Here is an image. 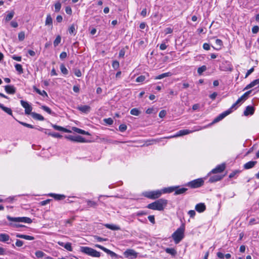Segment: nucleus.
I'll return each mask as SVG.
<instances>
[{"instance_id": "obj_24", "label": "nucleus", "mask_w": 259, "mask_h": 259, "mask_svg": "<svg viewBox=\"0 0 259 259\" xmlns=\"http://www.w3.org/2000/svg\"><path fill=\"white\" fill-rule=\"evenodd\" d=\"M72 130L74 132L77 133L78 134L85 135H90L88 132H86L84 130H82L76 127H72Z\"/></svg>"}, {"instance_id": "obj_60", "label": "nucleus", "mask_w": 259, "mask_h": 259, "mask_svg": "<svg viewBox=\"0 0 259 259\" xmlns=\"http://www.w3.org/2000/svg\"><path fill=\"white\" fill-rule=\"evenodd\" d=\"M65 12L67 14L71 15L72 9L70 7L67 6L65 8Z\"/></svg>"}, {"instance_id": "obj_22", "label": "nucleus", "mask_w": 259, "mask_h": 259, "mask_svg": "<svg viewBox=\"0 0 259 259\" xmlns=\"http://www.w3.org/2000/svg\"><path fill=\"white\" fill-rule=\"evenodd\" d=\"M11 240L8 234L5 233L0 234V241L3 242H7L8 244L9 243L7 242L9 240Z\"/></svg>"}, {"instance_id": "obj_28", "label": "nucleus", "mask_w": 259, "mask_h": 259, "mask_svg": "<svg viewBox=\"0 0 259 259\" xmlns=\"http://www.w3.org/2000/svg\"><path fill=\"white\" fill-rule=\"evenodd\" d=\"M0 108L10 115L13 116L12 111L11 108L4 106L3 104H0Z\"/></svg>"}, {"instance_id": "obj_33", "label": "nucleus", "mask_w": 259, "mask_h": 259, "mask_svg": "<svg viewBox=\"0 0 259 259\" xmlns=\"http://www.w3.org/2000/svg\"><path fill=\"white\" fill-rule=\"evenodd\" d=\"M45 24L47 26H52L53 20L50 14H48L47 16Z\"/></svg>"}, {"instance_id": "obj_52", "label": "nucleus", "mask_w": 259, "mask_h": 259, "mask_svg": "<svg viewBox=\"0 0 259 259\" xmlns=\"http://www.w3.org/2000/svg\"><path fill=\"white\" fill-rule=\"evenodd\" d=\"M25 38V33L23 31L20 32L18 34V39L20 41H22Z\"/></svg>"}, {"instance_id": "obj_2", "label": "nucleus", "mask_w": 259, "mask_h": 259, "mask_svg": "<svg viewBox=\"0 0 259 259\" xmlns=\"http://www.w3.org/2000/svg\"><path fill=\"white\" fill-rule=\"evenodd\" d=\"M240 102L238 101V99L237 100V101L234 103L232 106L227 110L223 112L221 114H220L219 115H218L217 117H215L213 121L209 124V125H212L214 123H215L223 119H224L225 117H226L227 115L231 113L233 110H236L237 108V105L238 104H239Z\"/></svg>"}, {"instance_id": "obj_12", "label": "nucleus", "mask_w": 259, "mask_h": 259, "mask_svg": "<svg viewBox=\"0 0 259 259\" xmlns=\"http://www.w3.org/2000/svg\"><path fill=\"white\" fill-rule=\"evenodd\" d=\"M226 168L225 163L218 165L215 168L212 169L211 172L212 174H217L223 172Z\"/></svg>"}, {"instance_id": "obj_42", "label": "nucleus", "mask_w": 259, "mask_h": 259, "mask_svg": "<svg viewBox=\"0 0 259 259\" xmlns=\"http://www.w3.org/2000/svg\"><path fill=\"white\" fill-rule=\"evenodd\" d=\"M16 70L19 72L20 74H22L23 73V70L22 68V66L21 64H16L15 66Z\"/></svg>"}, {"instance_id": "obj_20", "label": "nucleus", "mask_w": 259, "mask_h": 259, "mask_svg": "<svg viewBox=\"0 0 259 259\" xmlns=\"http://www.w3.org/2000/svg\"><path fill=\"white\" fill-rule=\"evenodd\" d=\"M17 238H19L21 239H24L28 240H33L34 239V237L31 236L21 234L19 233H16L15 235Z\"/></svg>"}, {"instance_id": "obj_49", "label": "nucleus", "mask_w": 259, "mask_h": 259, "mask_svg": "<svg viewBox=\"0 0 259 259\" xmlns=\"http://www.w3.org/2000/svg\"><path fill=\"white\" fill-rule=\"evenodd\" d=\"M64 247L68 251H71L72 250L71 244L69 242L65 243L64 244Z\"/></svg>"}, {"instance_id": "obj_59", "label": "nucleus", "mask_w": 259, "mask_h": 259, "mask_svg": "<svg viewBox=\"0 0 259 259\" xmlns=\"http://www.w3.org/2000/svg\"><path fill=\"white\" fill-rule=\"evenodd\" d=\"M148 219L152 224H155V221L154 215H149L148 217Z\"/></svg>"}, {"instance_id": "obj_31", "label": "nucleus", "mask_w": 259, "mask_h": 259, "mask_svg": "<svg viewBox=\"0 0 259 259\" xmlns=\"http://www.w3.org/2000/svg\"><path fill=\"white\" fill-rule=\"evenodd\" d=\"M223 41L220 39H217L215 41V47L214 48L217 50H220L221 49L223 46Z\"/></svg>"}, {"instance_id": "obj_45", "label": "nucleus", "mask_w": 259, "mask_h": 259, "mask_svg": "<svg viewBox=\"0 0 259 259\" xmlns=\"http://www.w3.org/2000/svg\"><path fill=\"white\" fill-rule=\"evenodd\" d=\"M61 37L60 35H58L55 40L54 41V46L57 47L61 42Z\"/></svg>"}, {"instance_id": "obj_61", "label": "nucleus", "mask_w": 259, "mask_h": 259, "mask_svg": "<svg viewBox=\"0 0 259 259\" xmlns=\"http://www.w3.org/2000/svg\"><path fill=\"white\" fill-rule=\"evenodd\" d=\"M254 71V67H252L249 70L247 71L246 72L245 78H247L252 72H253Z\"/></svg>"}, {"instance_id": "obj_51", "label": "nucleus", "mask_w": 259, "mask_h": 259, "mask_svg": "<svg viewBox=\"0 0 259 259\" xmlns=\"http://www.w3.org/2000/svg\"><path fill=\"white\" fill-rule=\"evenodd\" d=\"M112 66L114 69H117L119 67V63L118 61L116 60L113 61L112 62Z\"/></svg>"}, {"instance_id": "obj_14", "label": "nucleus", "mask_w": 259, "mask_h": 259, "mask_svg": "<svg viewBox=\"0 0 259 259\" xmlns=\"http://www.w3.org/2000/svg\"><path fill=\"white\" fill-rule=\"evenodd\" d=\"M176 190L175 191L174 195H178L180 194H183L185 193V192L188 190L187 188H180L179 186H176Z\"/></svg>"}, {"instance_id": "obj_16", "label": "nucleus", "mask_w": 259, "mask_h": 259, "mask_svg": "<svg viewBox=\"0 0 259 259\" xmlns=\"http://www.w3.org/2000/svg\"><path fill=\"white\" fill-rule=\"evenodd\" d=\"M52 126L57 131H61V132H65V133H71V131L69 130H68L65 127H63L62 126H59V125H56V124H52Z\"/></svg>"}, {"instance_id": "obj_4", "label": "nucleus", "mask_w": 259, "mask_h": 259, "mask_svg": "<svg viewBox=\"0 0 259 259\" xmlns=\"http://www.w3.org/2000/svg\"><path fill=\"white\" fill-rule=\"evenodd\" d=\"M184 228H179L171 235L176 244H178L184 237Z\"/></svg>"}, {"instance_id": "obj_21", "label": "nucleus", "mask_w": 259, "mask_h": 259, "mask_svg": "<svg viewBox=\"0 0 259 259\" xmlns=\"http://www.w3.org/2000/svg\"><path fill=\"white\" fill-rule=\"evenodd\" d=\"M257 163L256 161H250L244 164L243 167L245 169H248L253 167Z\"/></svg>"}, {"instance_id": "obj_23", "label": "nucleus", "mask_w": 259, "mask_h": 259, "mask_svg": "<svg viewBox=\"0 0 259 259\" xmlns=\"http://www.w3.org/2000/svg\"><path fill=\"white\" fill-rule=\"evenodd\" d=\"M176 188V186H171L167 188H164L162 189L161 191L162 193H170L172 192H175Z\"/></svg>"}, {"instance_id": "obj_40", "label": "nucleus", "mask_w": 259, "mask_h": 259, "mask_svg": "<svg viewBox=\"0 0 259 259\" xmlns=\"http://www.w3.org/2000/svg\"><path fill=\"white\" fill-rule=\"evenodd\" d=\"M86 201L89 207H96L97 205V203L95 201L90 200H87Z\"/></svg>"}, {"instance_id": "obj_29", "label": "nucleus", "mask_w": 259, "mask_h": 259, "mask_svg": "<svg viewBox=\"0 0 259 259\" xmlns=\"http://www.w3.org/2000/svg\"><path fill=\"white\" fill-rule=\"evenodd\" d=\"M104 226L106 227V228L111 229L112 230H119L120 229V228L116 225H113V224H106L104 225Z\"/></svg>"}, {"instance_id": "obj_11", "label": "nucleus", "mask_w": 259, "mask_h": 259, "mask_svg": "<svg viewBox=\"0 0 259 259\" xmlns=\"http://www.w3.org/2000/svg\"><path fill=\"white\" fill-rule=\"evenodd\" d=\"M123 254L125 257L135 258L137 257L138 253L133 249H128L123 252Z\"/></svg>"}, {"instance_id": "obj_10", "label": "nucleus", "mask_w": 259, "mask_h": 259, "mask_svg": "<svg viewBox=\"0 0 259 259\" xmlns=\"http://www.w3.org/2000/svg\"><path fill=\"white\" fill-rule=\"evenodd\" d=\"M20 103L21 106L25 108V113L26 114L29 115L31 114L32 113V107L28 104V103L24 100H21Z\"/></svg>"}, {"instance_id": "obj_36", "label": "nucleus", "mask_w": 259, "mask_h": 259, "mask_svg": "<svg viewBox=\"0 0 259 259\" xmlns=\"http://www.w3.org/2000/svg\"><path fill=\"white\" fill-rule=\"evenodd\" d=\"M76 28L74 24L71 25L68 28L69 33L70 34H75L76 33Z\"/></svg>"}, {"instance_id": "obj_3", "label": "nucleus", "mask_w": 259, "mask_h": 259, "mask_svg": "<svg viewBox=\"0 0 259 259\" xmlns=\"http://www.w3.org/2000/svg\"><path fill=\"white\" fill-rule=\"evenodd\" d=\"M209 125H210L208 124V125H207L206 126H205L204 127H194L195 129L194 130H192V131H190V130H180L176 134H175V135H174L173 136H169V137H164V138L170 139V138H177V137H180V136H184V135H186L192 133L194 132L198 131L199 130L204 129V128L208 127Z\"/></svg>"}, {"instance_id": "obj_6", "label": "nucleus", "mask_w": 259, "mask_h": 259, "mask_svg": "<svg viewBox=\"0 0 259 259\" xmlns=\"http://www.w3.org/2000/svg\"><path fill=\"white\" fill-rule=\"evenodd\" d=\"M7 218L9 221L16 223L22 222L30 224L32 222V220L28 217H12L10 215H7Z\"/></svg>"}, {"instance_id": "obj_44", "label": "nucleus", "mask_w": 259, "mask_h": 259, "mask_svg": "<svg viewBox=\"0 0 259 259\" xmlns=\"http://www.w3.org/2000/svg\"><path fill=\"white\" fill-rule=\"evenodd\" d=\"M41 108L50 114H53L54 113L51 109L46 106L42 105L41 106Z\"/></svg>"}, {"instance_id": "obj_53", "label": "nucleus", "mask_w": 259, "mask_h": 259, "mask_svg": "<svg viewBox=\"0 0 259 259\" xmlns=\"http://www.w3.org/2000/svg\"><path fill=\"white\" fill-rule=\"evenodd\" d=\"M48 135H50V136H52L53 137H54V138H61L62 137V135H61L60 134L57 133H49L48 134Z\"/></svg>"}, {"instance_id": "obj_55", "label": "nucleus", "mask_w": 259, "mask_h": 259, "mask_svg": "<svg viewBox=\"0 0 259 259\" xmlns=\"http://www.w3.org/2000/svg\"><path fill=\"white\" fill-rule=\"evenodd\" d=\"M104 122L108 125H111L113 123V120L111 118H105L104 119Z\"/></svg>"}, {"instance_id": "obj_35", "label": "nucleus", "mask_w": 259, "mask_h": 259, "mask_svg": "<svg viewBox=\"0 0 259 259\" xmlns=\"http://www.w3.org/2000/svg\"><path fill=\"white\" fill-rule=\"evenodd\" d=\"M252 92V90H250V91H248L247 92H246V93H245L242 96H241L239 99H238V101H242V100H246L249 95L251 93V92Z\"/></svg>"}, {"instance_id": "obj_18", "label": "nucleus", "mask_w": 259, "mask_h": 259, "mask_svg": "<svg viewBox=\"0 0 259 259\" xmlns=\"http://www.w3.org/2000/svg\"><path fill=\"white\" fill-rule=\"evenodd\" d=\"M77 109L79 110L80 111L84 113H88L90 112L91 110V107L90 106L88 105H83V106H78L77 107Z\"/></svg>"}, {"instance_id": "obj_56", "label": "nucleus", "mask_w": 259, "mask_h": 259, "mask_svg": "<svg viewBox=\"0 0 259 259\" xmlns=\"http://www.w3.org/2000/svg\"><path fill=\"white\" fill-rule=\"evenodd\" d=\"M24 244V242L21 240L17 239L15 245L17 247H21Z\"/></svg>"}, {"instance_id": "obj_15", "label": "nucleus", "mask_w": 259, "mask_h": 259, "mask_svg": "<svg viewBox=\"0 0 259 259\" xmlns=\"http://www.w3.org/2000/svg\"><path fill=\"white\" fill-rule=\"evenodd\" d=\"M254 107L251 106H248L246 107L245 110L244 111V115L245 116L252 115L254 113Z\"/></svg>"}, {"instance_id": "obj_7", "label": "nucleus", "mask_w": 259, "mask_h": 259, "mask_svg": "<svg viewBox=\"0 0 259 259\" xmlns=\"http://www.w3.org/2000/svg\"><path fill=\"white\" fill-rule=\"evenodd\" d=\"M204 183V182L203 179L199 178L187 183L185 186L189 187L191 188H197L203 186Z\"/></svg>"}, {"instance_id": "obj_39", "label": "nucleus", "mask_w": 259, "mask_h": 259, "mask_svg": "<svg viewBox=\"0 0 259 259\" xmlns=\"http://www.w3.org/2000/svg\"><path fill=\"white\" fill-rule=\"evenodd\" d=\"M140 113H141L140 111L136 108L132 109L130 111V113L132 115H135V116L139 115Z\"/></svg>"}, {"instance_id": "obj_32", "label": "nucleus", "mask_w": 259, "mask_h": 259, "mask_svg": "<svg viewBox=\"0 0 259 259\" xmlns=\"http://www.w3.org/2000/svg\"><path fill=\"white\" fill-rule=\"evenodd\" d=\"M33 89L39 95H40L43 97H48V94L45 91H44V90L40 91L39 89H37L35 86L33 87Z\"/></svg>"}, {"instance_id": "obj_58", "label": "nucleus", "mask_w": 259, "mask_h": 259, "mask_svg": "<svg viewBox=\"0 0 259 259\" xmlns=\"http://www.w3.org/2000/svg\"><path fill=\"white\" fill-rule=\"evenodd\" d=\"M166 114V111L164 110H162L160 111V112L159 113V116L160 118H163V117L165 116Z\"/></svg>"}, {"instance_id": "obj_17", "label": "nucleus", "mask_w": 259, "mask_h": 259, "mask_svg": "<svg viewBox=\"0 0 259 259\" xmlns=\"http://www.w3.org/2000/svg\"><path fill=\"white\" fill-rule=\"evenodd\" d=\"M224 177V176L221 175H214L211 176L209 179V182L212 183L221 180Z\"/></svg>"}, {"instance_id": "obj_63", "label": "nucleus", "mask_w": 259, "mask_h": 259, "mask_svg": "<svg viewBox=\"0 0 259 259\" xmlns=\"http://www.w3.org/2000/svg\"><path fill=\"white\" fill-rule=\"evenodd\" d=\"M188 214L191 218H194L196 214V212L194 210H191L188 211Z\"/></svg>"}, {"instance_id": "obj_27", "label": "nucleus", "mask_w": 259, "mask_h": 259, "mask_svg": "<svg viewBox=\"0 0 259 259\" xmlns=\"http://www.w3.org/2000/svg\"><path fill=\"white\" fill-rule=\"evenodd\" d=\"M163 139H165L164 138H160V139H151L149 141H147L146 142V146L151 145L154 144H156L157 143H159L162 141Z\"/></svg>"}, {"instance_id": "obj_50", "label": "nucleus", "mask_w": 259, "mask_h": 259, "mask_svg": "<svg viewBox=\"0 0 259 259\" xmlns=\"http://www.w3.org/2000/svg\"><path fill=\"white\" fill-rule=\"evenodd\" d=\"M146 79V77L144 75H141L140 76H138L137 78L136 81L137 82H143Z\"/></svg>"}, {"instance_id": "obj_64", "label": "nucleus", "mask_w": 259, "mask_h": 259, "mask_svg": "<svg viewBox=\"0 0 259 259\" xmlns=\"http://www.w3.org/2000/svg\"><path fill=\"white\" fill-rule=\"evenodd\" d=\"M259 30V27L257 26H254L252 28L253 33H256Z\"/></svg>"}, {"instance_id": "obj_34", "label": "nucleus", "mask_w": 259, "mask_h": 259, "mask_svg": "<svg viewBox=\"0 0 259 259\" xmlns=\"http://www.w3.org/2000/svg\"><path fill=\"white\" fill-rule=\"evenodd\" d=\"M171 75V73L170 72H166V73H162L160 75H159L155 77V79H161L162 78H163L165 77H168V76H170Z\"/></svg>"}, {"instance_id": "obj_25", "label": "nucleus", "mask_w": 259, "mask_h": 259, "mask_svg": "<svg viewBox=\"0 0 259 259\" xmlns=\"http://www.w3.org/2000/svg\"><path fill=\"white\" fill-rule=\"evenodd\" d=\"M49 196L53 197L55 199L57 200H62L65 198V196L64 195L57 194L54 193H51L49 194Z\"/></svg>"}, {"instance_id": "obj_26", "label": "nucleus", "mask_w": 259, "mask_h": 259, "mask_svg": "<svg viewBox=\"0 0 259 259\" xmlns=\"http://www.w3.org/2000/svg\"><path fill=\"white\" fill-rule=\"evenodd\" d=\"M31 115L33 118L38 120L43 121L45 119L44 117L42 115L35 112H32L31 113Z\"/></svg>"}, {"instance_id": "obj_9", "label": "nucleus", "mask_w": 259, "mask_h": 259, "mask_svg": "<svg viewBox=\"0 0 259 259\" xmlns=\"http://www.w3.org/2000/svg\"><path fill=\"white\" fill-rule=\"evenodd\" d=\"M65 138L67 139L72 141L78 143H85L87 142V141L85 139L82 137L81 136L77 135V136H72V135H68L66 136Z\"/></svg>"}, {"instance_id": "obj_46", "label": "nucleus", "mask_w": 259, "mask_h": 259, "mask_svg": "<svg viewBox=\"0 0 259 259\" xmlns=\"http://www.w3.org/2000/svg\"><path fill=\"white\" fill-rule=\"evenodd\" d=\"M18 122L21 124V125L25 126V127H28V128H35V127L31 125V124H28V123H27L26 122H22V121H18L17 120Z\"/></svg>"}, {"instance_id": "obj_30", "label": "nucleus", "mask_w": 259, "mask_h": 259, "mask_svg": "<svg viewBox=\"0 0 259 259\" xmlns=\"http://www.w3.org/2000/svg\"><path fill=\"white\" fill-rule=\"evenodd\" d=\"M164 250L167 253L170 254L174 256L177 253L176 250L174 248H166Z\"/></svg>"}, {"instance_id": "obj_43", "label": "nucleus", "mask_w": 259, "mask_h": 259, "mask_svg": "<svg viewBox=\"0 0 259 259\" xmlns=\"http://www.w3.org/2000/svg\"><path fill=\"white\" fill-rule=\"evenodd\" d=\"M206 66L203 65L198 68L197 72L199 74L201 75L203 72L206 70Z\"/></svg>"}, {"instance_id": "obj_37", "label": "nucleus", "mask_w": 259, "mask_h": 259, "mask_svg": "<svg viewBox=\"0 0 259 259\" xmlns=\"http://www.w3.org/2000/svg\"><path fill=\"white\" fill-rule=\"evenodd\" d=\"M14 12L11 11L7 15V16L5 17V21L6 22H8L10 21L14 17Z\"/></svg>"}, {"instance_id": "obj_48", "label": "nucleus", "mask_w": 259, "mask_h": 259, "mask_svg": "<svg viewBox=\"0 0 259 259\" xmlns=\"http://www.w3.org/2000/svg\"><path fill=\"white\" fill-rule=\"evenodd\" d=\"M61 8V4L60 2H57L55 4V11L56 12H58L60 11Z\"/></svg>"}, {"instance_id": "obj_57", "label": "nucleus", "mask_w": 259, "mask_h": 259, "mask_svg": "<svg viewBox=\"0 0 259 259\" xmlns=\"http://www.w3.org/2000/svg\"><path fill=\"white\" fill-rule=\"evenodd\" d=\"M74 74L77 77H80L81 76V72L79 69H74Z\"/></svg>"}, {"instance_id": "obj_62", "label": "nucleus", "mask_w": 259, "mask_h": 259, "mask_svg": "<svg viewBox=\"0 0 259 259\" xmlns=\"http://www.w3.org/2000/svg\"><path fill=\"white\" fill-rule=\"evenodd\" d=\"M67 57V53L65 52H62L60 55V58L62 60L65 59Z\"/></svg>"}, {"instance_id": "obj_38", "label": "nucleus", "mask_w": 259, "mask_h": 259, "mask_svg": "<svg viewBox=\"0 0 259 259\" xmlns=\"http://www.w3.org/2000/svg\"><path fill=\"white\" fill-rule=\"evenodd\" d=\"M9 226L13 228L25 227L23 225L17 224L16 222H11L9 223Z\"/></svg>"}, {"instance_id": "obj_19", "label": "nucleus", "mask_w": 259, "mask_h": 259, "mask_svg": "<svg viewBox=\"0 0 259 259\" xmlns=\"http://www.w3.org/2000/svg\"><path fill=\"white\" fill-rule=\"evenodd\" d=\"M195 209L199 212H202L206 209V206L204 203H200L196 205Z\"/></svg>"}, {"instance_id": "obj_41", "label": "nucleus", "mask_w": 259, "mask_h": 259, "mask_svg": "<svg viewBox=\"0 0 259 259\" xmlns=\"http://www.w3.org/2000/svg\"><path fill=\"white\" fill-rule=\"evenodd\" d=\"M60 70L61 71V72L63 74H64V75L68 74V71L67 69L66 68V67L65 66V65L64 64H62L60 65Z\"/></svg>"}, {"instance_id": "obj_8", "label": "nucleus", "mask_w": 259, "mask_h": 259, "mask_svg": "<svg viewBox=\"0 0 259 259\" xmlns=\"http://www.w3.org/2000/svg\"><path fill=\"white\" fill-rule=\"evenodd\" d=\"M162 194L161 190L146 192L144 196L148 198L155 199L160 197Z\"/></svg>"}, {"instance_id": "obj_47", "label": "nucleus", "mask_w": 259, "mask_h": 259, "mask_svg": "<svg viewBox=\"0 0 259 259\" xmlns=\"http://www.w3.org/2000/svg\"><path fill=\"white\" fill-rule=\"evenodd\" d=\"M35 254L38 258H41L45 256V253L40 250H37L35 252Z\"/></svg>"}, {"instance_id": "obj_1", "label": "nucleus", "mask_w": 259, "mask_h": 259, "mask_svg": "<svg viewBox=\"0 0 259 259\" xmlns=\"http://www.w3.org/2000/svg\"><path fill=\"white\" fill-rule=\"evenodd\" d=\"M167 200L164 199H159L152 203L149 204L146 207L152 210L158 211L163 210L164 207L167 205Z\"/></svg>"}, {"instance_id": "obj_13", "label": "nucleus", "mask_w": 259, "mask_h": 259, "mask_svg": "<svg viewBox=\"0 0 259 259\" xmlns=\"http://www.w3.org/2000/svg\"><path fill=\"white\" fill-rule=\"evenodd\" d=\"M5 91L7 94L14 95L16 92V89L11 85H7L5 86Z\"/></svg>"}, {"instance_id": "obj_5", "label": "nucleus", "mask_w": 259, "mask_h": 259, "mask_svg": "<svg viewBox=\"0 0 259 259\" xmlns=\"http://www.w3.org/2000/svg\"><path fill=\"white\" fill-rule=\"evenodd\" d=\"M80 251L89 255H90L92 257H99L101 255V253L100 252L97 251L96 250L89 247L87 246H81L80 247Z\"/></svg>"}, {"instance_id": "obj_54", "label": "nucleus", "mask_w": 259, "mask_h": 259, "mask_svg": "<svg viewBox=\"0 0 259 259\" xmlns=\"http://www.w3.org/2000/svg\"><path fill=\"white\" fill-rule=\"evenodd\" d=\"M127 129V126L124 124H120L119 126V130L121 132H123Z\"/></svg>"}]
</instances>
